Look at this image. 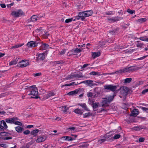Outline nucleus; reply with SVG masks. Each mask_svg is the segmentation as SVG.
<instances>
[{
  "label": "nucleus",
  "instance_id": "nucleus-32",
  "mask_svg": "<svg viewBox=\"0 0 148 148\" xmlns=\"http://www.w3.org/2000/svg\"><path fill=\"white\" fill-rule=\"evenodd\" d=\"M128 69L129 73L137 70V69L136 68L133 66L128 67Z\"/></svg>",
  "mask_w": 148,
  "mask_h": 148
},
{
  "label": "nucleus",
  "instance_id": "nucleus-54",
  "mask_svg": "<svg viewBox=\"0 0 148 148\" xmlns=\"http://www.w3.org/2000/svg\"><path fill=\"white\" fill-rule=\"evenodd\" d=\"M145 138H144L141 137L139 139V141L140 142H142L144 141L145 140Z\"/></svg>",
  "mask_w": 148,
  "mask_h": 148
},
{
  "label": "nucleus",
  "instance_id": "nucleus-46",
  "mask_svg": "<svg viewBox=\"0 0 148 148\" xmlns=\"http://www.w3.org/2000/svg\"><path fill=\"white\" fill-rule=\"evenodd\" d=\"M0 146L4 148H7L8 147L7 145L5 144H0Z\"/></svg>",
  "mask_w": 148,
  "mask_h": 148
},
{
  "label": "nucleus",
  "instance_id": "nucleus-49",
  "mask_svg": "<svg viewBox=\"0 0 148 148\" xmlns=\"http://www.w3.org/2000/svg\"><path fill=\"white\" fill-rule=\"evenodd\" d=\"M92 95V93L91 92H88L87 93V96L88 97H91Z\"/></svg>",
  "mask_w": 148,
  "mask_h": 148
},
{
  "label": "nucleus",
  "instance_id": "nucleus-55",
  "mask_svg": "<svg viewBox=\"0 0 148 148\" xmlns=\"http://www.w3.org/2000/svg\"><path fill=\"white\" fill-rule=\"evenodd\" d=\"M75 18L74 19H75L76 20H79V19H81V17H80V16L79 15V14L77 16H76L75 17L73 18Z\"/></svg>",
  "mask_w": 148,
  "mask_h": 148
},
{
  "label": "nucleus",
  "instance_id": "nucleus-12",
  "mask_svg": "<svg viewBox=\"0 0 148 148\" xmlns=\"http://www.w3.org/2000/svg\"><path fill=\"white\" fill-rule=\"evenodd\" d=\"M71 136H73L74 137H71L70 136H63L62 137V138L64 139L65 140H68L69 141L73 140L75 139L76 138L77 136V135L72 134Z\"/></svg>",
  "mask_w": 148,
  "mask_h": 148
},
{
  "label": "nucleus",
  "instance_id": "nucleus-47",
  "mask_svg": "<svg viewBox=\"0 0 148 148\" xmlns=\"http://www.w3.org/2000/svg\"><path fill=\"white\" fill-rule=\"evenodd\" d=\"M106 140V139H105L104 138H103V139H101L99 140L98 142L99 143H101Z\"/></svg>",
  "mask_w": 148,
  "mask_h": 148
},
{
  "label": "nucleus",
  "instance_id": "nucleus-18",
  "mask_svg": "<svg viewBox=\"0 0 148 148\" xmlns=\"http://www.w3.org/2000/svg\"><path fill=\"white\" fill-rule=\"evenodd\" d=\"M74 112L76 114L79 115H82L83 113V110L79 108L75 109L74 111Z\"/></svg>",
  "mask_w": 148,
  "mask_h": 148
},
{
  "label": "nucleus",
  "instance_id": "nucleus-5",
  "mask_svg": "<svg viewBox=\"0 0 148 148\" xmlns=\"http://www.w3.org/2000/svg\"><path fill=\"white\" fill-rule=\"evenodd\" d=\"M123 73H129L128 67L125 68L123 69L118 70L115 72H113L110 73L111 74H121Z\"/></svg>",
  "mask_w": 148,
  "mask_h": 148
},
{
  "label": "nucleus",
  "instance_id": "nucleus-9",
  "mask_svg": "<svg viewBox=\"0 0 148 148\" xmlns=\"http://www.w3.org/2000/svg\"><path fill=\"white\" fill-rule=\"evenodd\" d=\"M47 136L44 135H42L41 136L38 137L36 141L37 143L43 142L47 139Z\"/></svg>",
  "mask_w": 148,
  "mask_h": 148
},
{
  "label": "nucleus",
  "instance_id": "nucleus-26",
  "mask_svg": "<svg viewBox=\"0 0 148 148\" xmlns=\"http://www.w3.org/2000/svg\"><path fill=\"white\" fill-rule=\"evenodd\" d=\"M137 39H140L143 41L148 42V38H147L146 36L140 37L139 38H137Z\"/></svg>",
  "mask_w": 148,
  "mask_h": 148
},
{
  "label": "nucleus",
  "instance_id": "nucleus-43",
  "mask_svg": "<svg viewBox=\"0 0 148 148\" xmlns=\"http://www.w3.org/2000/svg\"><path fill=\"white\" fill-rule=\"evenodd\" d=\"M127 12L130 14H132L134 13L135 11L134 10H132L130 9H128Z\"/></svg>",
  "mask_w": 148,
  "mask_h": 148
},
{
  "label": "nucleus",
  "instance_id": "nucleus-62",
  "mask_svg": "<svg viewBox=\"0 0 148 148\" xmlns=\"http://www.w3.org/2000/svg\"><path fill=\"white\" fill-rule=\"evenodd\" d=\"M88 82V80H85V81H84L82 82H80V83H78L77 84H80L81 83H84V84H87Z\"/></svg>",
  "mask_w": 148,
  "mask_h": 148
},
{
  "label": "nucleus",
  "instance_id": "nucleus-48",
  "mask_svg": "<svg viewBox=\"0 0 148 148\" xmlns=\"http://www.w3.org/2000/svg\"><path fill=\"white\" fill-rule=\"evenodd\" d=\"M147 92H148V88L143 90L142 92V93L144 94Z\"/></svg>",
  "mask_w": 148,
  "mask_h": 148
},
{
  "label": "nucleus",
  "instance_id": "nucleus-44",
  "mask_svg": "<svg viewBox=\"0 0 148 148\" xmlns=\"http://www.w3.org/2000/svg\"><path fill=\"white\" fill-rule=\"evenodd\" d=\"M114 13V11L108 12H106L105 14L108 15H112Z\"/></svg>",
  "mask_w": 148,
  "mask_h": 148
},
{
  "label": "nucleus",
  "instance_id": "nucleus-41",
  "mask_svg": "<svg viewBox=\"0 0 148 148\" xmlns=\"http://www.w3.org/2000/svg\"><path fill=\"white\" fill-rule=\"evenodd\" d=\"M94 82L93 81L91 80H88V82H87V84L88 86L91 87L92 85V82Z\"/></svg>",
  "mask_w": 148,
  "mask_h": 148
},
{
  "label": "nucleus",
  "instance_id": "nucleus-24",
  "mask_svg": "<svg viewBox=\"0 0 148 148\" xmlns=\"http://www.w3.org/2000/svg\"><path fill=\"white\" fill-rule=\"evenodd\" d=\"M39 17H38L36 15H33L31 18V19L32 22H35L37 20H39Z\"/></svg>",
  "mask_w": 148,
  "mask_h": 148
},
{
  "label": "nucleus",
  "instance_id": "nucleus-42",
  "mask_svg": "<svg viewBox=\"0 0 148 148\" xmlns=\"http://www.w3.org/2000/svg\"><path fill=\"white\" fill-rule=\"evenodd\" d=\"M55 94L53 92H50L47 95V98L49 97H50L53 96L55 95Z\"/></svg>",
  "mask_w": 148,
  "mask_h": 148
},
{
  "label": "nucleus",
  "instance_id": "nucleus-13",
  "mask_svg": "<svg viewBox=\"0 0 148 148\" xmlns=\"http://www.w3.org/2000/svg\"><path fill=\"white\" fill-rule=\"evenodd\" d=\"M18 119L16 117H13L10 118H7L5 119V121L8 123L11 124L14 123L15 120H17Z\"/></svg>",
  "mask_w": 148,
  "mask_h": 148
},
{
  "label": "nucleus",
  "instance_id": "nucleus-4",
  "mask_svg": "<svg viewBox=\"0 0 148 148\" xmlns=\"http://www.w3.org/2000/svg\"><path fill=\"white\" fill-rule=\"evenodd\" d=\"M11 15L14 17H18L24 14L23 12L21 9L14 10L12 12Z\"/></svg>",
  "mask_w": 148,
  "mask_h": 148
},
{
  "label": "nucleus",
  "instance_id": "nucleus-59",
  "mask_svg": "<svg viewBox=\"0 0 148 148\" xmlns=\"http://www.w3.org/2000/svg\"><path fill=\"white\" fill-rule=\"evenodd\" d=\"M94 91L97 93H99L98 92V88L97 87L96 88L94 89Z\"/></svg>",
  "mask_w": 148,
  "mask_h": 148
},
{
  "label": "nucleus",
  "instance_id": "nucleus-3",
  "mask_svg": "<svg viewBox=\"0 0 148 148\" xmlns=\"http://www.w3.org/2000/svg\"><path fill=\"white\" fill-rule=\"evenodd\" d=\"M93 12L92 10H88L84 12H80L79 13L80 17L82 21L84 20L85 17H86L91 16L93 14Z\"/></svg>",
  "mask_w": 148,
  "mask_h": 148
},
{
  "label": "nucleus",
  "instance_id": "nucleus-15",
  "mask_svg": "<svg viewBox=\"0 0 148 148\" xmlns=\"http://www.w3.org/2000/svg\"><path fill=\"white\" fill-rule=\"evenodd\" d=\"M77 105L81 106L84 110L86 111H88L89 110L87 107L86 104L85 103H78L77 104Z\"/></svg>",
  "mask_w": 148,
  "mask_h": 148
},
{
  "label": "nucleus",
  "instance_id": "nucleus-11",
  "mask_svg": "<svg viewBox=\"0 0 148 148\" xmlns=\"http://www.w3.org/2000/svg\"><path fill=\"white\" fill-rule=\"evenodd\" d=\"M38 45V43L35 41H31L28 42L26 45L29 48L34 47H36Z\"/></svg>",
  "mask_w": 148,
  "mask_h": 148
},
{
  "label": "nucleus",
  "instance_id": "nucleus-16",
  "mask_svg": "<svg viewBox=\"0 0 148 148\" xmlns=\"http://www.w3.org/2000/svg\"><path fill=\"white\" fill-rule=\"evenodd\" d=\"M49 47V45L47 44H42L40 47V50H45L47 49Z\"/></svg>",
  "mask_w": 148,
  "mask_h": 148
},
{
  "label": "nucleus",
  "instance_id": "nucleus-30",
  "mask_svg": "<svg viewBox=\"0 0 148 148\" xmlns=\"http://www.w3.org/2000/svg\"><path fill=\"white\" fill-rule=\"evenodd\" d=\"M11 134L10 133L3 132H1L0 135L3 136H7L10 135Z\"/></svg>",
  "mask_w": 148,
  "mask_h": 148
},
{
  "label": "nucleus",
  "instance_id": "nucleus-8",
  "mask_svg": "<svg viewBox=\"0 0 148 148\" xmlns=\"http://www.w3.org/2000/svg\"><path fill=\"white\" fill-rule=\"evenodd\" d=\"M20 64H19V66L21 68H23L29 65V61L28 60H22L19 62Z\"/></svg>",
  "mask_w": 148,
  "mask_h": 148
},
{
  "label": "nucleus",
  "instance_id": "nucleus-40",
  "mask_svg": "<svg viewBox=\"0 0 148 148\" xmlns=\"http://www.w3.org/2000/svg\"><path fill=\"white\" fill-rule=\"evenodd\" d=\"M16 121L17 120H15L14 124L15 125H17L20 126H21L22 125V124L19 121Z\"/></svg>",
  "mask_w": 148,
  "mask_h": 148
},
{
  "label": "nucleus",
  "instance_id": "nucleus-14",
  "mask_svg": "<svg viewBox=\"0 0 148 148\" xmlns=\"http://www.w3.org/2000/svg\"><path fill=\"white\" fill-rule=\"evenodd\" d=\"M1 124H3V126L0 124V130H3L4 129H6L8 128V126L5 121H1Z\"/></svg>",
  "mask_w": 148,
  "mask_h": 148
},
{
  "label": "nucleus",
  "instance_id": "nucleus-2",
  "mask_svg": "<svg viewBox=\"0 0 148 148\" xmlns=\"http://www.w3.org/2000/svg\"><path fill=\"white\" fill-rule=\"evenodd\" d=\"M114 96L112 95L103 98V100L102 102V106H107V104L110 103L114 99Z\"/></svg>",
  "mask_w": 148,
  "mask_h": 148
},
{
  "label": "nucleus",
  "instance_id": "nucleus-61",
  "mask_svg": "<svg viewBox=\"0 0 148 148\" xmlns=\"http://www.w3.org/2000/svg\"><path fill=\"white\" fill-rule=\"evenodd\" d=\"M90 64H85L83 65V66L82 67V69L83 68H85L87 66L89 65Z\"/></svg>",
  "mask_w": 148,
  "mask_h": 148
},
{
  "label": "nucleus",
  "instance_id": "nucleus-36",
  "mask_svg": "<svg viewBox=\"0 0 148 148\" xmlns=\"http://www.w3.org/2000/svg\"><path fill=\"white\" fill-rule=\"evenodd\" d=\"M132 80L131 78H127L125 79L124 83H130Z\"/></svg>",
  "mask_w": 148,
  "mask_h": 148
},
{
  "label": "nucleus",
  "instance_id": "nucleus-23",
  "mask_svg": "<svg viewBox=\"0 0 148 148\" xmlns=\"http://www.w3.org/2000/svg\"><path fill=\"white\" fill-rule=\"evenodd\" d=\"M24 45V43H22L21 44H19L16 45L12 46L10 48V49H15L16 48L22 47L23 45Z\"/></svg>",
  "mask_w": 148,
  "mask_h": 148
},
{
  "label": "nucleus",
  "instance_id": "nucleus-25",
  "mask_svg": "<svg viewBox=\"0 0 148 148\" xmlns=\"http://www.w3.org/2000/svg\"><path fill=\"white\" fill-rule=\"evenodd\" d=\"M39 130L38 129H36L32 131L30 134L31 135L35 136L37 135V134L39 132Z\"/></svg>",
  "mask_w": 148,
  "mask_h": 148
},
{
  "label": "nucleus",
  "instance_id": "nucleus-50",
  "mask_svg": "<svg viewBox=\"0 0 148 148\" xmlns=\"http://www.w3.org/2000/svg\"><path fill=\"white\" fill-rule=\"evenodd\" d=\"M66 50H63L60 51V55H63L66 52Z\"/></svg>",
  "mask_w": 148,
  "mask_h": 148
},
{
  "label": "nucleus",
  "instance_id": "nucleus-58",
  "mask_svg": "<svg viewBox=\"0 0 148 148\" xmlns=\"http://www.w3.org/2000/svg\"><path fill=\"white\" fill-rule=\"evenodd\" d=\"M12 137L10 136H7L4 138V139L5 140H7L9 139H12Z\"/></svg>",
  "mask_w": 148,
  "mask_h": 148
},
{
  "label": "nucleus",
  "instance_id": "nucleus-37",
  "mask_svg": "<svg viewBox=\"0 0 148 148\" xmlns=\"http://www.w3.org/2000/svg\"><path fill=\"white\" fill-rule=\"evenodd\" d=\"M92 115V114L90 112L86 113L83 114L84 118L88 117Z\"/></svg>",
  "mask_w": 148,
  "mask_h": 148
},
{
  "label": "nucleus",
  "instance_id": "nucleus-57",
  "mask_svg": "<svg viewBox=\"0 0 148 148\" xmlns=\"http://www.w3.org/2000/svg\"><path fill=\"white\" fill-rule=\"evenodd\" d=\"M148 56H144L142 57H140L139 58H138L137 59V60H142L146 57Z\"/></svg>",
  "mask_w": 148,
  "mask_h": 148
},
{
  "label": "nucleus",
  "instance_id": "nucleus-60",
  "mask_svg": "<svg viewBox=\"0 0 148 148\" xmlns=\"http://www.w3.org/2000/svg\"><path fill=\"white\" fill-rule=\"evenodd\" d=\"M34 74V76L37 77L40 75H41V73H35Z\"/></svg>",
  "mask_w": 148,
  "mask_h": 148
},
{
  "label": "nucleus",
  "instance_id": "nucleus-35",
  "mask_svg": "<svg viewBox=\"0 0 148 148\" xmlns=\"http://www.w3.org/2000/svg\"><path fill=\"white\" fill-rule=\"evenodd\" d=\"M136 42L137 43L136 46L138 47L141 48L143 45V44L140 41H137Z\"/></svg>",
  "mask_w": 148,
  "mask_h": 148
},
{
  "label": "nucleus",
  "instance_id": "nucleus-51",
  "mask_svg": "<svg viewBox=\"0 0 148 148\" xmlns=\"http://www.w3.org/2000/svg\"><path fill=\"white\" fill-rule=\"evenodd\" d=\"M30 132L29 130H27L24 131L23 133L27 135L29 134Z\"/></svg>",
  "mask_w": 148,
  "mask_h": 148
},
{
  "label": "nucleus",
  "instance_id": "nucleus-27",
  "mask_svg": "<svg viewBox=\"0 0 148 148\" xmlns=\"http://www.w3.org/2000/svg\"><path fill=\"white\" fill-rule=\"evenodd\" d=\"M15 129L18 132L21 133L22 131L23 130V129L20 126H17L15 127Z\"/></svg>",
  "mask_w": 148,
  "mask_h": 148
},
{
  "label": "nucleus",
  "instance_id": "nucleus-52",
  "mask_svg": "<svg viewBox=\"0 0 148 148\" xmlns=\"http://www.w3.org/2000/svg\"><path fill=\"white\" fill-rule=\"evenodd\" d=\"M29 144L27 143L25 145L23 148H29Z\"/></svg>",
  "mask_w": 148,
  "mask_h": 148
},
{
  "label": "nucleus",
  "instance_id": "nucleus-34",
  "mask_svg": "<svg viewBox=\"0 0 148 148\" xmlns=\"http://www.w3.org/2000/svg\"><path fill=\"white\" fill-rule=\"evenodd\" d=\"M146 19L145 18H141L136 20V22L140 23H142L146 21Z\"/></svg>",
  "mask_w": 148,
  "mask_h": 148
},
{
  "label": "nucleus",
  "instance_id": "nucleus-1",
  "mask_svg": "<svg viewBox=\"0 0 148 148\" xmlns=\"http://www.w3.org/2000/svg\"><path fill=\"white\" fill-rule=\"evenodd\" d=\"M28 91L27 93L28 95H32L31 98L37 99L38 98V91L37 88L35 86H31L27 88Z\"/></svg>",
  "mask_w": 148,
  "mask_h": 148
},
{
  "label": "nucleus",
  "instance_id": "nucleus-28",
  "mask_svg": "<svg viewBox=\"0 0 148 148\" xmlns=\"http://www.w3.org/2000/svg\"><path fill=\"white\" fill-rule=\"evenodd\" d=\"M62 111L63 113H66L69 109V107H67L66 106H62Z\"/></svg>",
  "mask_w": 148,
  "mask_h": 148
},
{
  "label": "nucleus",
  "instance_id": "nucleus-6",
  "mask_svg": "<svg viewBox=\"0 0 148 148\" xmlns=\"http://www.w3.org/2000/svg\"><path fill=\"white\" fill-rule=\"evenodd\" d=\"M123 18H120L118 16L112 18L109 17L107 18V20L110 23H114L120 20Z\"/></svg>",
  "mask_w": 148,
  "mask_h": 148
},
{
  "label": "nucleus",
  "instance_id": "nucleus-17",
  "mask_svg": "<svg viewBox=\"0 0 148 148\" xmlns=\"http://www.w3.org/2000/svg\"><path fill=\"white\" fill-rule=\"evenodd\" d=\"M121 94H126L127 92V87H123L121 88Z\"/></svg>",
  "mask_w": 148,
  "mask_h": 148
},
{
  "label": "nucleus",
  "instance_id": "nucleus-22",
  "mask_svg": "<svg viewBox=\"0 0 148 148\" xmlns=\"http://www.w3.org/2000/svg\"><path fill=\"white\" fill-rule=\"evenodd\" d=\"M99 103H93L92 105L93 107V110L95 111L97 110V108L98 106Z\"/></svg>",
  "mask_w": 148,
  "mask_h": 148
},
{
  "label": "nucleus",
  "instance_id": "nucleus-29",
  "mask_svg": "<svg viewBox=\"0 0 148 148\" xmlns=\"http://www.w3.org/2000/svg\"><path fill=\"white\" fill-rule=\"evenodd\" d=\"M19 58H16L15 60H14L11 61L9 63V65L10 66L15 65L18 62V60Z\"/></svg>",
  "mask_w": 148,
  "mask_h": 148
},
{
  "label": "nucleus",
  "instance_id": "nucleus-38",
  "mask_svg": "<svg viewBox=\"0 0 148 148\" xmlns=\"http://www.w3.org/2000/svg\"><path fill=\"white\" fill-rule=\"evenodd\" d=\"M120 137V135L119 134H117L114 135V137L112 138H110V139H112V140H113L114 139H116L119 138Z\"/></svg>",
  "mask_w": 148,
  "mask_h": 148
},
{
  "label": "nucleus",
  "instance_id": "nucleus-10",
  "mask_svg": "<svg viewBox=\"0 0 148 148\" xmlns=\"http://www.w3.org/2000/svg\"><path fill=\"white\" fill-rule=\"evenodd\" d=\"M36 61L39 62L44 60L45 58V54L43 53H40L38 55H36Z\"/></svg>",
  "mask_w": 148,
  "mask_h": 148
},
{
  "label": "nucleus",
  "instance_id": "nucleus-7",
  "mask_svg": "<svg viewBox=\"0 0 148 148\" xmlns=\"http://www.w3.org/2000/svg\"><path fill=\"white\" fill-rule=\"evenodd\" d=\"M104 88L108 90H110L112 91H114L117 88L115 86H113L112 85H105L104 86Z\"/></svg>",
  "mask_w": 148,
  "mask_h": 148
},
{
  "label": "nucleus",
  "instance_id": "nucleus-56",
  "mask_svg": "<svg viewBox=\"0 0 148 148\" xmlns=\"http://www.w3.org/2000/svg\"><path fill=\"white\" fill-rule=\"evenodd\" d=\"M74 94V92L73 91L70 92L67 94V95H73Z\"/></svg>",
  "mask_w": 148,
  "mask_h": 148
},
{
  "label": "nucleus",
  "instance_id": "nucleus-21",
  "mask_svg": "<svg viewBox=\"0 0 148 148\" xmlns=\"http://www.w3.org/2000/svg\"><path fill=\"white\" fill-rule=\"evenodd\" d=\"M101 53L99 52H93L92 53V57L93 58H95L100 55Z\"/></svg>",
  "mask_w": 148,
  "mask_h": 148
},
{
  "label": "nucleus",
  "instance_id": "nucleus-33",
  "mask_svg": "<svg viewBox=\"0 0 148 148\" xmlns=\"http://www.w3.org/2000/svg\"><path fill=\"white\" fill-rule=\"evenodd\" d=\"M76 127H70L67 128L66 130L69 132H73L75 131Z\"/></svg>",
  "mask_w": 148,
  "mask_h": 148
},
{
  "label": "nucleus",
  "instance_id": "nucleus-63",
  "mask_svg": "<svg viewBox=\"0 0 148 148\" xmlns=\"http://www.w3.org/2000/svg\"><path fill=\"white\" fill-rule=\"evenodd\" d=\"M77 85V84H75V82H73L70 83V84H69V86H71L73 85Z\"/></svg>",
  "mask_w": 148,
  "mask_h": 148
},
{
  "label": "nucleus",
  "instance_id": "nucleus-20",
  "mask_svg": "<svg viewBox=\"0 0 148 148\" xmlns=\"http://www.w3.org/2000/svg\"><path fill=\"white\" fill-rule=\"evenodd\" d=\"M83 49L81 48H76L75 49H72L71 52L74 53H77L81 52L82 51Z\"/></svg>",
  "mask_w": 148,
  "mask_h": 148
},
{
  "label": "nucleus",
  "instance_id": "nucleus-39",
  "mask_svg": "<svg viewBox=\"0 0 148 148\" xmlns=\"http://www.w3.org/2000/svg\"><path fill=\"white\" fill-rule=\"evenodd\" d=\"M75 21V19H73V18L67 19L66 20L65 22L66 23H68L72 21Z\"/></svg>",
  "mask_w": 148,
  "mask_h": 148
},
{
  "label": "nucleus",
  "instance_id": "nucleus-53",
  "mask_svg": "<svg viewBox=\"0 0 148 148\" xmlns=\"http://www.w3.org/2000/svg\"><path fill=\"white\" fill-rule=\"evenodd\" d=\"M77 77L78 78H80V77H82V76H81L80 75H79L78 74H77V75H73L72 76V77H71V78H73L72 77Z\"/></svg>",
  "mask_w": 148,
  "mask_h": 148
},
{
  "label": "nucleus",
  "instance_id": "nucleus-64",
  "mask_svg": "<svg viewBox=\"0 0 148 148\" xmlns=\"http://www.w3.org/2000/svg\"><path fill=\"white\" fill-rule=\"evenodd\" d=\"M1 6L3 8H4L6 7L5 5L4 4H0Z\"/></svg>",
  "mask_w": 148,
  "mask_h": 148
},
{
  "label": "nucleus",
  "instance_id": "nucleus-45",
  "mask_svg": "<svg viewBox=\"0 0 148 148\" xmlns=\"http://www.w3.org/2000/svg\"><path fill=\"white\" fill-rule=\"evenodd\" d=\"M110 136H111L110 135H109L108 134H107L104 136L103 138H104L105 139H106V140L107 139L109 138Z\"/></svg>",
  "mask_w": 148,
  "mask_h": 148
},
{
  "label": "nucleus",
  "instance_id": "nucleus-31",
  "mask_svg": "<svg viewBox=\"0 0 148 148\" xmlns=\"http://www.w3.org/2000/svg\"><path fill=\"white\" fill-rule=\"evenodd\" d=\"M89 74L90 75H97V76H99L101 75V74L99 73V72H95L94 71H93L92 72H90L89 73Z\"/></svg>",
  "mask_w": 148,
  "mask_h": 148
},
{
  "label": "nucleus",
  "instance_id": "nucleus-19",
  "mask_svg": "<svg viewBox=\"0 0 148 148\" xmlns=\"http://www.w3.org/2000/svg\"><path fill=\"white\" fill-rule=\"evenodd\" d=\"M132 115V116H136L138 114V111L137 109H136L133 110L131 112Z\"/></svg>",
  "mask_w": 148,
  "mask_h": 148
}]
</instances>
